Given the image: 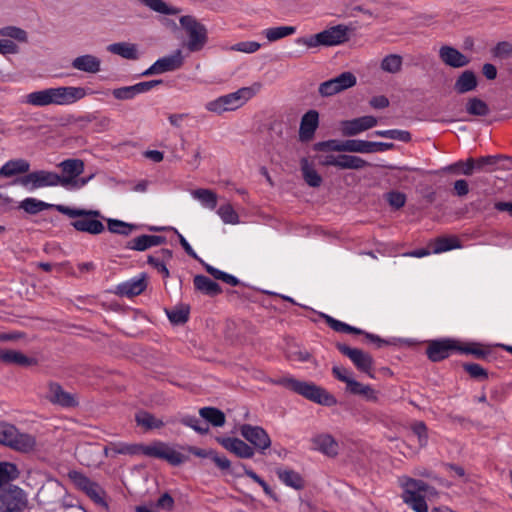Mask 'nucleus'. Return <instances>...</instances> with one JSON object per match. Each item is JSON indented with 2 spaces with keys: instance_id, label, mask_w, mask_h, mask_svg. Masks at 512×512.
<instances>
[{
  "instance_id": "9b49d317",
  "label": "nucleus",
  "mask_w": 512,
  "mask_h": 512,
  "mask_svg": "<svg viewBox=\"0 0 512 512\" xmlns=\"http://www.w3.org/2000/svg\"><path fill=\"white\" fill-rule=\"evenodd\" d=\"M335 346L341 354L352 361L360 372L367 374L370 378L375 377L372 372L374 360L370 354L358 348H351L347 344L341 342H337Z\"/></svg>"
},
{
  "instance_id": "39448f33",
  "label": "nucleus",
  "mask_w": 512,
  "mask_h": 512,
  "mask_svg": "<svg viewBox=\"0 0 512 512\" xmlns=\"http://www.w3.org/2000/svg\"><path fill=\"white\" fill-rule=\"evenodd\" d=\"M278 384L316 404L326 407H332L337 404V399L333 394L313 382L301 381L290 377L280 379Z\"/></svg>"
},
{
  "instance_id": "5fc2aeb1",
  "label": "nucleus",
  "mask_w": 512,
  "mask_h": 512,
  "mask_svg": "<svg viewBox=\"0 0 512 512\" xmlns=\"http://www.w3.org/2000/svg\"><path fill=\"white\" fill-rule=\"evenodd\" d=\"M345 152L350 153H370V141L360 139L345 140Z\"/></svg>"
},
{
  "instance_id": "2eb2a0df",
  "label": "nucleus",
  "mask_w": 512,
  "mask_h": 512,
  "mask_svg": "<svg viewBox=\"0 0 512 512\" xmlns=\"http://www.w3.org/2000/svg\"><path fill=\"white\" fill-rule=\"evenodd\" d=\"M356 77L351 72H343L337 77L322 82L319 86V94L323 97H329L342 92L356 85Z\"/></svg>"
},
{
  "instance_id": "4c0bfd02",
  "label": "nucleus",
  "mask_w": 512,
  "mask_h": 512,
  "mask_svg": "<svg viewBox=\"0 0 512 512\" xmlns=\"http://www.w3.org/2000/svg\"><path fill=\"white\" fill-rule=\"evenodd\" d=\"M107 50L112 54L119 55L128 60H136L139 57L136 45L127 42L110 44Z\"/></svg>"
},
{
  "instance_id": "4d7b16f0",
  "label": "nucleus",
  "mask_w": 512,
  "mask_h": 512,
  "mask_svg": "<svg viewBox=\"0 0 512 512\" xmlns=\"http://www.w3.org/2000/svg\"><path fill=\"white\" fill-rule=\"evenodd\" d=\"M402 57L396 54L386 56L381 62L382 70L389 73H397L401 70Z\"/></svg>"
},
{
  "instance_id": "c9c22d12",
  "label": "nucleus",
  "mask_w": 512,
  "mask_h": 512,
  "mask_svg": "<svg viewBox=\"0 0 512 512\" xmlns=\"http://www.w3.org/2000/svg\"><path fill=\"white\" fill-rule=\"evenodd\" d=\"M165 313L172 325H184L189 320L190 306L181 303L171 309L165 308Z\"/></svg>"
},
{
  "instance_id": "ddd939ff",
  "label": "nucleus",
  "mask_w": 512,
  "mask_h": 512,
  "mask_svg": "<svg viewBox=\"0 0 512 512\" xmlns=\"http://www.w3.org/2000/svg\"><path fill=\"white\" fill-rule=\"evenodd\" d=\"M319 164L324 167L333 166L338 169L360 170L369 163L363 158L349 154H328L319 157Z\"/></svg>"
},
{
  "instance_id": "a878e982",
  "label": "nucleus",
  "mask_w": 512,
  "mask_h": 512,
  "mask_svg": "<svg viewBox=\"0 0 512 512\" xmlns=\"http://www.w3.org/2000/svg\"><path fill=\"white\" fill-rule=\"evenodd\" d=\"M441 61L453 68H461L469 64L470 60L456 48L451 46H442L439 50Z\"/></svg>"
},
{
  "instance_id": "a19ab883",
  "label": "nucleus",
  "mask_w": 512,
  "mask_h": 512,
  "mask_svg": "<svg viewBox=\"0 0 512 512\" xmlns=\"http://www.w3.org/2000/svg\"><path fill=\"white\" fill-rule=\"evenodd\" d=\"M506 158L503 155H487L477 159L472 158L474 163L475 171L492 172L496 169V166L500 159Z\"/></svg>"
},
{
  "instance_id": "72a5a7b5",
  "label": "nucleus",
  "mask_w": 512,
  "mask_h": 512,
  "mask_svg": "<svg viewBox=\"0 0 512 512\" xmlns=\"http://www.w3.org/2000/svg\"><path fill=\"white\" fill-rule=\"evenodd\" d=\"M199 415L208 425L223 427L226 423L225 413L219 408L206 406L199 409Z\"/></svg>"
},
{
  "instance_id": "e433bc0d",
  "label": "nucleus",
  "mask_w": 512,
  "mask_h": 512,
  "mask_svg": "<svg viewBox=\"0 0 512 512\" xmlns=\"http://www.w3.org/2000/svg\"><path fill=\"white\" fill-rule=\"evenodd\" d=\"M36 446V439L33 435L28 433H21L17 429V435H14L10 448L28 453L34 450Z\"/></svg>"
},
{
  "instance_id": "f03ea898",
  "label": "nucleus",
  "mask_w": 512,
  "mask_h": 512,
  "mask_svg": "<svg viewBox=\"0 0 512 512\" xmlns=\"http://www.w3.org/2000/svg\"><path fill=\"white\" fill-rule=\"evenodd\" d=\"M19 470L16 464L11 462H0V488L19 477ZM27 505V498L24 491L16 486L10 485L8 489L0 491V512H19Z\"/></svg>"
},
{
  "instance_id": "49530a36",
  "label": "nucleus",
  "mask_w": 512,
  "mask_h": 512,
  "mask_svg": "<svg viewBox=\"0 0 512 512\" xmlns=\"http://www.w3.org/2000/svg\"><path fill=\"white\" fill-rule=\"evenodd\" d=\"M180 423L192 428L195 432L206 435L209 433V425L196 416L186 415L180 419Z\"/></svg>"
},
{
  "instance_id": "f704fd0d",
  "label": "nucleus",
  "mask_w": 512,
  "mask_h": 512,
  "mask_svg": "<svg viewBox=\"0 0 512 512\" xmlns=\"http://www.w3.org/2000/svg\"><path fill=\"white\" fill-rule=\"evenodd\" d=\"M193 199L197 200L202 207L215 210L218 203V195L211 189L198 188L191 191Z\"/></svg>"
},
{
  "instance_id": "dca6fc26",
  "label": "nucleus",
  "mask_w": 512,
  "mask_h": 512,
  "mask_svg": "<svg viewBox=\"0 0 512 512\" xmlns=\"http://www.w3.org/2000/svg\"><path fill=\"white\" fill-rule=\"evenodd\" d=\"M184 58L181 50H176L173 54L159 58L156 60L148 69H146L141 75L151 76L156 74H162L165 72L175 71L182 67Z\"/></svg>"
},
{
  "instance_id": "473e14b6",
  "label": "nucleus",
  "mask_w": 512,
  "mask_h": 512,
  "mask_svg": "<svg viewBox=\"0 0 512 512\" xmlns=\"http://www.w3.org/2000/svg\"><path fill=\"white\" fill-rule=\"evenodd\" d=\"M300 170L302 177L308 186L317 188L322 184L323 179L321 175L318 174L313 163H311L308 158L304 157L300 160Z\"/></svg>"
},
{
  "instance_id": "1a4fd4ad",
  "label": "nucleus",
  "mask_w": 512,
  "mask_h": 512,
  "mask_svg": "<svg viewBox=\"0 0 512 512\" xmlns=\"http://www.w3.org/2000/svg\"><path fill=\"white\" fill-rule=\"evenodd\" d=\"M68 477L75 487L84 492L94 503L108 508V503L103 497L105 491L97 482L92 481L85 474L76 470L69 471Z\"/></svg>"
},
{
  "instance_id": "f257e3e1",
  "label": "nucleus",
  "mask_w": 512,
  "mask_h": 512,
  "mask_svg": "<svg viewBox=\"0 0 512 512\" xmlns=\"http://www.w3.org/2000/svg\"><path fill=\"white\" fill-rule=\"evenodd\" d=\"M19 207L29 214H37L43 210L55 208L60 213L65 214L72 219L81 218L71 224H102V221H105L106 224H128L122 220L105 218L97 210L71 208L65 205H53L32 197L24 199L20 203Z\"/></svg>"
},
{
  "instance_id": "f3484780",
  "label": "nucleus",
  "mask_w": 512,
  "mask_h": 512,
  "mask_svg": "<svg viewBox=\"0 0 512 512\" xmlns=\"http://www.w3.org/2000/svg\"><path fill=\"white\" fill-rule=\"evenodd\" d=\"M377 118L371 115L358 117L352 120H344L340 123V130L343 136H356L377 125Z\"/></svg>"
},
{
  "instance_id": "3c124183",
  "label": "nucleus",
  "mask_w": 512,
  "mask_h": 512,
  "mask_svg": "<svg viewBox=\"0 0 512 512\" xmlns=\"http://www.w3.org/2000/svg\"><path fill=\"white\" fill-rule=\"evenodd\" d=\"M466 111L473 116H486L489 113V107L483 100L474 97L467 102Z\"/></svg>"
},
{
  "instance_id": "4be33fe9",
  "label": "nucleus",
  "mask_w": 512,
  "mask_h": 512,
  "mask_svg": "<svg viewBox=\"0 0 512 512\" xmlns=\"http://www.w3.org/2000/svg\"><path fill=\"white\" fill-rule=\"evenodd\" d=\"M461 354L472 355L474 358L482 360L486 363H492L497 360L496 352L489 346H484L479 342H461L460 341V352Z\"/></svg>"
},
{
  "instance_id": "f8f14e48",
  "label": "nucleus",
  "mask_w": 512,
  "mask_h": 512,
  "mask_svg": "<svg viewBox=\"0 0 512 512\" xmlns=\"http://www.w3.org/2000/svg\"><path fill=\"white\" fill-rule=\"evenodd\" d=\"M453 351L460 352V341L454 338L435 339L428 342L427 358L434 363L447 359Z\"/></svg>"
},
{
  "instance_id": "6ab92c4d",
  "label": "nucleus",
  "mask_w": 512,
  "mask_h": 512,
  "mask_svg": "<svg viewBox=\"0 0 512 512\" xmlns=\"http://www.w3.org/2000/svg\"><path fill=\"white\" fill-rule=\"evenodd\" d=\"M215 439L224 449L235 454L238 458L251 459L255 454L252 446L237 437L218 436Z\"/></svg>"
},
{
  "instance_id": "58836bf2",
  "label": "nucleus",
  "mask_w": 512,
  "mask_h": 512,
  "mask_svg": "<svg viewBox=\"0 0 512 512\" xmlns=\"http://www.w3.org/2000/svg\"><path fill=\"white\" fill-rule=\"evenodd\" d=\"M477 87V78L473 71H464L456 80L454 90L459 94H464L474 90Z\"/></svg>"
},
{
  "instance_id": "5701e85b",
  "label": "nucleus",
  "mask_w": 512,
  "mask_h": 512,
  "mask_svg": "<svg viewBox=\"0 0 512 512\" xmlns=\"http://www.w3.org/2000/svg\"><path fill=\"white\" fill-rule=\"evenodd\" d=\"M311 442L313 448L330 458H335L339 454V444L337 440L329 433L315 435Z\"/></svg>"
},
{
  "instance_id": "338daca9",
  "label": "nucleus",
  "mask_w": 512,
  "mask_h": 512,
  "mask_svg": "<svg viewBox=\"0 0 512 512\" xmlns=\"http://www.w3.org/2000/svg\"><path fill=\"white\" fill-rule=\"evenodd\" d=\"M147 263L157 269V271L161 273L164 278H168L170 276V272L163 260L149 255L147 258Z\"/></svg>"
},
{
  "instance_id": "6e6552de",
  "label": "nucleus",
  "mask_w": 512,
  "mask_h": 512,
  "mask_svg": "<svg viewBox=\"0 0 512 512\" xmlns=\"http://www.w3.org/2000/svg\"><path fill=\"white\" fill-rule=\"evenodd\" d=\"M179 21L188 36L187 49L190 52L200 51L208 40L206 27L190 15L182 16Z\"/></svg>"
},
{
  "instance_id": "0eeeda50",
  "label": "nucleus",
  "mask_w": 512,
  "mask_h": 512,
  "mask_svg": "<svg viewBox=\"0 0 512 512\" xmlns=\"http://www.w3.org/2000/svg\"><path fill=\"white\" fill-rule=\"evenodd\" d=\"M347 40L348 28L344 25H337L314 35L297 38L296 44L304 45L310 49L320 46H336L346 42Z\"/></svg>"
},
{
  "instance_id": "c756f323",
  "label": "nucleus",
  "mask_w": 512,
  "mask_h": 512,
  "mask_svg": "<svg viewBox=\"0 0 512 512\" xmlns=\"http://www.w3.org/2000/svg\"><path fill=\"white\" fill-rule=\"evenodd\" d=\"M194 287L197 291L209 297H215L222 293V287L209 277L198 274L193 279Z\"/></svg>"
},
{
  "instance_id": "4468645a",
  "label": "nucleus",
  "mask_w": 512,
  "mask_h": 512,
  "mask_svg": "<svg viewBox=\"0 0 512 512\" xmlns=\"http://www.w3.org/2000/svg\"><path fill=\"white\" fill-rule=\"evenodd\" d=\"M242 437L248 441L255 450L264 452L271 446V439L266 430L261 426L242 424L240 426Z\"/></svg>"
},
{
  "instance_id": "c85d7f7f",
  "label": "nucleus",
  "mask_w": 512,
  "mask_h": 512,
  "mask_svg": "<svg viewBox=\"0 0 512 512\" xmlns=\"http://www.w3.org/2000/svg\"><path fill=\"white\" fill-rule=\"evenodd\" d=\"M71 65L76 70L95 74L101 69V60L94 55L85 54L74 58Z\"/></svg>"
},
{
  "instance_id": "a211bd4d",
  "label": "nucleus",
  "mask_w": 512,
  "mask_h": 512,
  "mask_svg": "<svg viewBox=\"0 0 512 512\" xmlns=\"http://www.w3.org/2000/svg\"><path fill=\"white\" fill-rule=\"evenodd\" d=\"M162 83V80L143 81L131 86L115 88L112 90V95L117 100H131L139 94L149 92Z\"/></svg>"
},
{
  "instance_id": "bf43d9fd",
  "label": "nucleus",
  "mask_w": 512,
  "mask_h": 512,
  "mask_svg": "<svg viewBox=\"0 0 512 512\" xmlns=\"http://www.w3.org/2000/svg\"><path fill=\"white\" fill-rule=\"evenodd\" d=\"M0 36L15 39L19 42L27 41V33L25 30L16 26H6L0 29Z\"/></svg>"
},
{
  "instance_id": "e2e57ef3",
  "label": "nucleus",
  "mask_w": 512,
  "mask_h": 512,
  "mask_svg": "<svg viewBox=\"0 0 512 512\" xmlns=\"http://www.w3.org/2000/svg\"><path fill=\"white\" fill-rule=\"evenodd\" d=\"M411 429L417 435L420 446H425L428 440L426 424L423 421H416L412 424Z\"/></svg>"
},
{
  "instance_id": "412c9836",
  "label": "nucleus",
  "mask_w": 512,
  "mask_h": 512,
  "mask_svg": "<svg viewBox=\"0 0 512 512\" xmlns=\"http://www.w3.org/2000/svg\"><path fill=\"white\" fill-rule=\"evenodd\" d=\"M63 175L60 176V186L66 187L76 183V179L84 172V162L80 159H66L59 163Z\"/></svg>"
},
{
  "instance_id": "cd10ccee",
  "label": "nucleus",
  "mask_w": 512,
  "mask_h": 512,
  "mask_svg": "<svg viewBox=\"0 0 512 512\" xmlns=\"http://www.w3.org/2000/svg\"><path fill=\"white\" fill-rule=\"evenodd\" d=\"M429 247L432 249V253L439 254L447 252L453 249L461 248V241L455 235H442L431 239L429 241Z\"/></svg>"
},
{
  "instance_id": "13d9d810",
  "label": "nucleus",
  "mask_w": 512,
  "mask_h": 512,
  "mask_svg": "<svg viewBox=\"0 0 512 512\" xmlns=\"http://www.w3.org/2000/svg\"><path fill=\"white\" fill-rule=\"evenodd\" d=\"M17 428L5 422H0V444L10 447Z\"/></svg>"
},
{
  "instance_id": "774afa93",
  "label": "nucleus",
  "mask_w": 512,
  "mask_h": 512,
  "mask_svg": "<svg viewBox=\"0 0 512 512\" xmlns=\"http://www.w3.org/2000/svg\"><path fill=\"white\" fill-rule=\"evenodd\" d=\"M18 352L19 351L17 350L0 349V363L6 365H15Z\"/></svg>"
},
{
  "instance_id": "864d4df0",
  "label": "nucleus",
  "mask_w": 512,
  "mask_h": 512,
  "mask_svg": "<svg viewBox=\"0 0 512 512\" xmlns=\"http://www.w3.org/2000/svg\"><path fill=\"white\" fill-rule=\"evenodd\" d=\"M217 214L225 224H239L238 214L230 203L221 205Z\"/></svg>"
},
{
  "instance_id": "603ef678",
  "label": "nucleus",
  "mask_w": 512,
  "mask_h": 512,
  "mask_svg": "<svg viewBox=\"0 0 512 512\" xmlns=\"http://www.w3.org/2000/svg\"><path fill=\"white\" fill-rule=\"evenodd\" d=\"M143 5L149 7L151 10L164 14V15H175L178 13L176 8L168 6L162 0H139Z\"/></svg>"
},
{
  "instance_id": "79ce46f5",
  "label": "nucleus",
  "mask_w": 512,
  "mask_h": 512,
  "mask_svg": "<svg viewBox=\"0 0 512 512\" xmlns=\"http://www.w3.org/2000/svg\"><path fill=\"white\" fill-rule=\"evenodd\" d=\"M295 32L296 28L294 26H277L264 29L262 34L269 42H275L284 37L293 35Z\"/></svg>"
},
{
  "instance_id": "bb28decb",
  "label": "nucleus",
  "mask_w": 512,
  "mask_h": 512,
  "mask_svg": "<svg viewBox=\"0 0 512 512\" xmlns=\"http://www.w3.org/2000/svg\"><path fill=\"white\" fill-rule=\"evenodd\" d=\"M166 242L167 239L164 236L142 234L131 239L127 244V248L135 251H145L151 247L165 244Z\"/></svg>"
},
{
  "instance_id": "0e129e2a",
  "label": "nucleus",
  "mask_w": 512,
  "mask_h": 512,
  "mask_svg": "<svg viewBox=\"0 0 512 512\" xmlns=\"http://www.w3.org/2000/svg\"><path fill=\"white\" fill-rule=\"evenodd\" d=\"M494 57L507 58L512 55V44L507 41H501L492 49Z\"/></svg>"
},
{
  "instance_id": "393cba45",
  "label": "nucleus",
  "mask_w": 512,
  "mask_h": 512,
  "mask_svg": "<svg viewBox=\"0 0 512 512\" xmlns=\"http://www.w3.org/2000/svg\"><path fill=\"white\" fill-rule=\"evenodd\" d=\"M147 274L141 273L137 279H131L117 286L116 293L120 296L134 297L140 295L147 288Z\"/></svg>"
},
{
  "instance_id": "20e7f679",
  "label": "nucleus",
  "mask_w": 512,
  "mask_h": 512,
  "mask_svg": "<svg viewBox=\"0 0 512 512\" xmlns=\"http://www.w3.org/2000/svg\"><path fill=\"white\" fill-rule=\"evenodd\" d=\"M113 451L116 454L138 455L143 454L148 457H154L167 461L172 466H179L188 460V456L171 448L167 443L154 441L151 445L144 444H113Z\"/></svg>"
},
{
  "instance_id": "7ed1b4c3",
  "label": "nucleus",
  "mask_w": 512,
  "mask_h": 512,
  "mask_svg": "<svg viewBox=\"0 0 512 512\" xmlns=\"http://www.w3.org/2000/svg\"><path fill=\"white\" fill-rule=\"evenodd\" d=\"M87 95L83 87L61 86L34 91L25 96L24 102L36 107L70 105Z\"/></svg>"
},
{
  "instance_id": "de8ad7c7",
  "label": "nucleus",
  "mask_w": 512,
  "mask_h": 512,
  "mask_svg": "<svg viewBox=\"0 0 512 512\" xmlns=\"http://www.w3.org/2000/svg\"><path fill=\"white\" fill-rule=\"evenodd\" d=\"M373 135L383 138H388L392 140H398L401 142H409L411 140L410 132L406 130L400 129H390V130H377L374 131Z\"/></svg>"
},
{
  "instance_id": "680f3d73",
  "label": "nucleus",
  "mask_w": 512,
  "mask_h": 512,
  "mask_svg": "<svg viewBox=\"0 0 512 512\" xmlns=\"http://www.w3.org/2000/svg\"><path fill=\"white\" fill-rule=\"evenodd\" d=\"M386 201L395 209H399L405 205L406 196L399 191H390L385 195Z\"/></svg>"
},
{
  "instance_id": "2f4dec72",
  "label": "nucleus",
  "mask_w": 512,
  "mask_h": 512,
  "mask_svg": "<svg viewBox=\"0 0 512 512\" xmlns=\"http://www.w3.org/2000/svg\"><path fill=\"white\" fill-rule=\"evenodd\" d=\"M278 478L288 487L295 490H303L305 488V480L300 473L292 469L278 468L276 470Z\"/></svg>"
},
{
  "instance_id": "b1692460",
  "label": "nucleus",
  "mask_w": 512,
  "mask_h": 512,
  "mask_svg": "<svg viewBox=\"0 0 512 512\" xmlns=\"http://www.w3.org/2000/svg\"><path fill=\"white\" fill-rule=\"evenodd\" d=\"M319 126V113L316 110L307 111L301 118L299 128V139L301 142H308L313 139Z\"/></svg>"
},
{
  "instance_id": "9d476101",
  "label": "nucleus",
  "mask_w": 512,
  "mask_h": 512,
  "mask_svg": "<svg viewBox=\"0 0 512 512\" xmlns=\"http://www.w3.org/2000/svg\"><path fill=\"white\" fill-rule=\"evenodd\" d=\"M15 183L33 191L43 187L60 185V175L51 171L38 170L18 178Z\"/></svg>"
},
{
  "instance_id": "aec40b11",
  "label": "nucleus",
  "mask_w": 512,
  "mask_h": 512,
  "mask_svg": "<svg viewBox=\"0 0 512 512\" xmlns=\"http://www.w3.org/2000/svg\"><path fill=\"white\" fill-rule=\"evenodd\" d=\"M46 398L53 404L59 405L64 408H74L79 405L75 395L66 392L63 387L57 382H50L48 384V393Z\"/></svg>"
},
{
  "instance_id": "8fccbe9b",
  "label": "nucleus",
  "mask_w": 512,
  "mask_h": 512,
  "mask_svg": "<svg viewBox=\"0 0 512 512\" xmlns=\"http://www.w3.org/2000/svg\"><path fill=\"white\" fill-rule=\"evenodd\" d=\"M345 140L340 141L336 139H330L326 141L317 142L313 145V149L315 151L324 152V151H332V152H345Z\"/></svg>"
},
{
  "instance_id": "c03bdc74",
  "label": "nucleus",
  "mask_w": 512,
  "mask_h": 512,
  "mask_svg": "<svg viewBox=\"0 0 512 512\" xmlns=\"http://www.w3.org/2000/svg\"><path fill=\"white\" fill-rule=\"evenodd\" d=\"M150 231L153 232H161L166 230H172L177 235L179 239V243L184 249V251L192 258L199 260L196 252L193 250L191 245L188 243V241L185 239V237L179 233L174 227L172 226H148Z\"/></svg>"
},
{
  "instance_id": "423d86ee",
  "label": "nucleus",
  "mask_w": 512,
  "mask_h": 512,
  "mask_svg": "<svg viewBox=\"0 0 512 512\" xmlns=\"http://www.w3.org/2000/svg\"><path fill=\"white\" fill-rule=\"evenodd\" d=\"M261 89L260 83H254L250 87H242L235 92L222 95L205 104V109L218 115L224 112L235 111L244 106Z\"/></svg>"
},
{
  "instance_id": "052dcab7",
  "label": "nucleus",
  "mask_w": 512,
  "mask_h": 512,
  "mask_svg": "<svg viewBox=\"0 0 512 512\" xmlns=\"http://www.w3.org/2000/svg\"><path fill=\"white\" fill-rule=\"evenodd\" d=\"M451 171H456L457 173H461L466 176H470L475 171L474 163L472 162V158H468L465 162L458 161L449 167Z\"/></svg>"
},
{
  "instance_id": "09e8293b",
  "label": "nucleus",
  "mask_w": 512,
  "mask_h": 512,
  "mask_svg": "<svg viewBox=\"0 0 512 512\" xmlns=\"http://www.w3.org/2000/svg\"><path fill=\"white\" fill-rule=\"evenodd\" d=\"M211 460L226 474H230L238 478L242 476V473L236 472V468L232 467L231 461L226 456H220L217 451H214Z\"/></svg>"
},
{
  "instance_id": "69168bd1",
  "label": "nucleus",
  "mask_w": 512,
  "mask_h": 512,
  "mask_svg": "<svg viewBox=\"0 0 512 512\" xmlns=\"http://www.w3.org/2000/svg\"><path fill=\"white\" fill-rule=\"evenodd\" d=\"M261 45L255 41H243L236 43L232 46V50L244 52V53H254L260 49Z\"/></svg>"
},
{
  "instance_id": "a18cd8bd",
  "label": "nucleus",
  "mask_w": 512,
  "mask_h": 512,
  "mask_svg": "<svg viewBox=\"0 0 512 512\" xmlns=\"http://www.w3.org/2000/svg\"><path fill=\"white\" fill-rule=\"evenodd\" d=\"M135 420L138 425H141L148 430L160 429L165 425L162 420L157 419L153 414L149 412H142L141 414H137Z\"/></svg>"
},
{
  "instance_id": "ea45409f",
  "label": "nucleus",
  "mask_w": 512,
  "mask_h": 512,
  "mask_svg": "<svg viewBox=\"0 0 512 512\" xmlns=\"http://www.w3.org/2000/svg\"><path fill=\"white\" fill-rule=\"evenodd\" d=\"M319 317L322 318L325 323L334 331L339 333H347V334H353L357 335L360 333H363V330L354 326H351L349 324H346L342 321H339L335 318H333L330 315H327L325 313L320 312Z\"/></svg>"
},
{
  "instance_id": "7c9ffc66",
  "label": "nucleus",
  "mask_w": 512,
  "mask_h": 512,
  "mask_svg": "<svg viewBox=\"0 0 512 512\" xmlns=\"http://www.w3.org/2000/svg\"><path fill=\"white\" fill-rule=\"evenodd\" d=\"M30 163L25 159H12L7 161L0 168L1 177H12L18 174H28Z\"/></svg>"
},
{
  "instance_id": "37998d69",
  "label": "nucleus",
  "mask_w": 512,
  "mask_h": 512,
  "mask_svg": "<svg viewBox=\"0 0 512 512\" xmlns=\"http://www.w3.org/2000/svg\"><path fill=\"white\" fill-rule=\"evenodd\" d=\"M462 368L476 381H485L489 378L488 370L478 363L464 362Z\"/></svg>"
},
{
  "instance_id": "6e6d98bb",
  "label": "nucleus",
  "mask_w": 512,
  "mask_h": 512,
  "mask_svg": "<svg viewBox=\"0 0 512 512\" xmlns=\"http://www.w3.org/2000/svg\"><path fill=\"white\" fill-rule=\"evenodd\" d=\"M404 503L408 504L415 512H428V505L422 494L402 496Z\"/></svg>"
}]
</instances>
